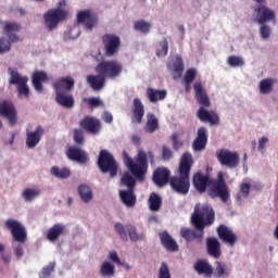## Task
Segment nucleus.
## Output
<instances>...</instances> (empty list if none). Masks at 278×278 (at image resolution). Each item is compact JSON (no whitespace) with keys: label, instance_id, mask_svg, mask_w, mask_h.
I'll return each instance as SVG.
<instances>
[{"label":"nucleus","instance_id":"nucleus-25","mask_svg":"<svg viewBox=\"0 0 278 278\" xmlns=\"http://www.w3.org/2000/svg\"><path fill=\"white\" fill-rule=\"evenodd\" d=\"M206 252L215 260L222 256V243L216 237H208L206 239Z\"/></svg>","mask_w":278,"mask_h":278},{"label":"nucleus","instance_id":"nucleus-5","mask_svg":"<svg viewBox=\"0 0 278 278\" xmlns=\"http://www.w3.org/2000/svg\"><path fill=\"white\" fill-rule=\"evenodd\" d=\"M3 30L9 39L0 37V53H4L11 50V43H16L20 41V37L16 33L22 30V25L16 22H5Z\"/></svg>","mask_w":278,"mask_h":278},{"label":"nucleus","instance_id":"nucleus-52","mask_svg":"<svg viewBox=\"0 0 278 278\" xmlns=\"http://www.w3.org/2000/svg\"><path fill=\"white\" fill-rule=\"evenodd\" d=\"M159 278H170V270L165 262H162L159 268Z\"/></svg>","mask_w":278,"mask_h":278},{"label":"nucleus","instance_id":"nucleus-40","mask_svg":"<svg viewBox=\"0 0 278 278\" xmlns=\"http://www.w3.org/2000/svg\"><path fill=\"white\" fill-rule=\"evenodd\" d=\"M151 28H152V24L150 22L144 21V20H138L134 24V29L136 31H139V33L143 34V35L150 34Z\"/></svg>","mask_w":278,"mask_h":278},{"label":"nucleus","instance_id":"nucleus-13","mask_svg":"<svg viewBox=\"0 0 278 278\" xmlns=\"http://www.w3.org/2000/svg\"><path fill=\"white\" fill-rule=\"evenodd\" d=\"M101 42L104 47V55L112 58L114 56L121 47V39L114 34H104L101 37Z\"/></svg>","mask_w":278,"mask_h":278},{"label":"nucleus","instance_id":"nucleus-55","mask_svg":"<svg viewBox=\"0 0 278 278\" xmlns=\"http://www.w3.org/2000/svg\"><path fill=\"white\" fill-rule=\"evenodd\" d=\"M115 231L121 236L123 240H127L126 226L121 223H116Z\"/></svg>","mask_w":278,"mask_h":278},{"label":"nucleus","instance_id":"nucleus-37","mask_svg":"<svg viewBox=\"0 0 278 278\" xmlns=\"http://www.w3.org/2000/svg\"><path fill=\"white\" fill-rule=\"evenodd\" d=\"M160 128L159 119L153 113H149L147 115V123L144 130L148 134H153Z\"/></svg>","mask_w":278,"mask_h":278},{"label":"nucleus","instance_id":"nucleus-4","mask_svg":"<svg viewBox=\"0 0 278 278\" xmlns=\"http://www.w3.org/2000/svg\"><path fill=\"white\" fill-rule=\"evenodd\" d=\"M191 223L194 229H204L215 223V211L208 203H197L191 215Z\"/></svg>","mask_w":278,"mask_h":278},{"label":"nucleus","instance_id":"nucleus-54","mask_svg":"<svg viewBox=\"0 0 278 278\" xmlns=\"http://www.w3.org/2000/svg\"><path fill=\"white\" fill-rule=\"evenodd\" d=\"M74 141L77 144H84L85 142V134L81 129H74Z\"/></svg>","mask_w":278,"mask_h":278},{"label":"nucleus","instance_id":"nucleus-46","mask_svg":"<svg viewBox=\"0 0 278 278\" xmlns=\"http://www.w3.org/2000/svg\"><path fill=\"white\" fill-rule=\"evenodd\" d=\"M55 270V262H50L48 265L43 266L39 273V278H52V273Z\"/></svg>","mask_w":278,"mask_h":278},{"label":"nucleus","instance_id":"nucleus-3","mask_svg":"<svg viewBox=\"0 0 278 278\" xmlns=\"http://www.w3.org/2000/svg\"><path fill=\"white\" fill-rule=\"evenodd\" d=\"M149 159H154L152 151L147 153L144 150H139L137 156L135 157V162L126 151L123 152V160L125 165L139 181H144L146 179V175L149 170Z\"/></svg>","mask_w":278,"mask_h":278},{"label":"nucleus","instance_id":"nucleus-36","mask_svg":"<svg viewBox=\"0 0 278 278\" xmlns=\"http://www.w3.org/2000/svg\"><path fill=\"white\" fill-rule=\"evenodd\" d=\"M78 194L84 203H89L93 200L92 189L86 184H81L78 187Z\"/></svg>","mask_w":278,"mask_h":278},{"label":"nucleus","instance_id":"nucleus-44","mask_svg":"<svg viewBox=\"0 0 278 278\" xmlns=\"http://www.w3.org/2000/svg\"><path fill=\"white\" fill-rule=\"evenodd\" d=\"M250 191H251L250 184H248V182L241 184L240 193H238L237 197H236L237 202L241 204L242 203V197L244 199H248V197L250 195Z\"/></svg>","mask_w":278,"mask_h":278},{"label":"nucleus","instance_id":"nucleus-41","mask_svg":"<svg viewBox=\"0 0 278 278\" xmlns=\"http://www.w3.org/2000/svg\"><path fill=\"white\" fill-rule=\"evenodd\" d=\"M101 277L111 278L115 275V266L109 261H104L100 267Z\"/></svg>","mask_w":278,"mask_h":278},{"label":"nucleus","instance_id":"nucleus-30","mask_svg":"<svg viewBox=\"0 0 278 278\" xmlns=\"http://www.w3.org/2000/svg\"><path fill=\"white\" fill-rule=\"evenodd\" d=\"M159 237H160L162 247L167 251L177 252L179 250V247L176 240H174L173 237L167 231L160 232Z\"/></svg>","mask_w":278,"mask_h":278},{"label":"nucleus","instance_id":"nucleus-26","mask_svg":"<svg viewBox=\"0 0 278 278\" xmlns=\"http://www.w3.org/2000/svg\"><path fill=\"white\" fill-rule=\"evenodd\" d=\"M55 91H67L71 92L75 89V79L72 76H63L53 83Z\"/></svg>","mask_w":278,"mask_h":278},{"label":"nucleus","instance_id":"nucleus-58","mask_svg":"<svg viewBox=\"0 0 278 278\" xmlns=\"http://www.w3.org/2000/svg\"><path fill=\"white\" fill-rule=\"evenodd\" d=\"M162 159L164 161H169L173 159V152L167 146H163L162 148Z\"/></svg>","mask_w":278,"mask_h":278},{"label":"nucleus","instance_id":"nucleus-47","mask_svg":"<svg viewBox=\"0 0 278 278\" xmlns=\"http://www.w3.org/2000/svg\"><path fill=\"white\" fill-rule=\"evenodd\" d=\"M184 62L181 59H177L174 64V79H179L182 76Z\"/></svg>","mask_w":278,"mask_h":278},{"label":"nucleus","instance_id":"nucleus-53","mask_svg":"<svg viewBox=\"0 0 278 278\" xmlns=\"http://www.w3.org/2000/svg\"><path fill=\"white\" fill-rule=\"evenodd\" d=\"M161 49L156 51V56H165L168 53V40L163 39V41L160 43Z\"/></svg>","mask_w":278,"mask_h":278},{"label":"nucleus","instance_id":"nucleus-21","mask_svg":"<svg viewBox=\"0 0 278 278\" xmlns=\"http://www.w3.org/2000/svg\"><path fill=\"white\" fill-rule=\"evenodd\" d=\"M45 135V128L40 125L36 126L34 131H26V147L27 149H35L41 141Z\"/></svg>","mask_w":278,"mask_h":278},{"label":"nucleus","instance_id":"nucleus-31","mask_svg":"<svg viewBox=\"0 0 278 278\" xmlns=\"http://www.w3.org/2000/svg\"><path fill=\"white\" fill-rule=\"evenodd\" d=\"M66 226L62 223H58L48 230L46 238L51 242H55L61 236L66 235Z\"/></svg>","mask_w":278,"mask_h":278},{"label":"nucleus","instance_id":"nucleus-14","mask_svg":"<svg viewBox=\"0 0 278 278\" xmlns=\"http://www.w3.org/2000/svg\"><path fill=\"white\" fill-rule=\"evenodd\" d=\"M67 17V13L61 9L50 10L43 14V20L50 31L58 27V24Z\"/></svg>","mask_w":278,"mask_h":278},{"label":"nucleus","instance_id":"nucleus-64","mask_svg":"<svg viewBox=\"0 0 278 278\" xmlns=\"http://www.w3.org/2000/svg\"><path fill=\"white\" fill-rule=\"evenodd\" d=\"M1 258L2 261L5 263V264H9L10 262V256H5L4 254L1 255Z\"/></svg>","mask_w":278,"mask_h":278},{"label":"nucleus","instance_id":"nucleus-22","mask_svg":"<svg viewBox=\"0 0 278 278\" xmlns=\"http://www.w3.org/2000/svg\"><path fill=\"white\" fill-rule=\"evenodd\" d=\"M216 232L218 238L224 243H227L230 247H235L238 238H237V235L230 228L222 224L216 228Z\"/></svg>","mask_w":278,"mask_h":278},{"label":"nucleus","instance_id":"nucleus-62","mask_svg":"<svg viewBox=\"0 0 278 278\" xmlns=\"http://www.w3.org/2000/svg\"><path fill=\"white\" fill-rule=\"evenodd\" d=\"M109 258H111V261L115 262L116 264L121 265V258L116 252L113 251L109 253Z\"/></svg>","mask_w":278,"mask_h":278},{"label":"nucleus","instance_id":"nucleus-42","mask_svg":"<svg viewBox=\"0 0 278 278\" xmlns=\"http://www.w3.org/2000/svg\"><path fill=\"white\" fill-rule=\"evenodd\" d=\"M215 273L217 274L218 278H228L229 271L227 268V264L220 261L215 262Z\"/></svg>","mask_w":278,"mask_h":278},{"label":"nucleus","instance_id":"nucleus-39","mask_svg":"<svg viewBox=\"0 0 278 278\" xmlns=\"http://www.w3.org/2000/svg\"><path fill=\"white\" fill-rule=\"evenodd\" d=\"M162 206V198L155 192H152L149 197V208L151 212H159Z\"/></svg>","mask_w":278,"mask_h":278},{"label":"nucleus","instance_id":"nucleus-24","mask_svg":"<svg viewBox=\"0 0 278 278\" xmlns=\"http://www.w3.org/2000/svg\"><path fill=\"white\" fill-rule=\"evenodd\" d=\"M208 143V131L205 127H200L198 129V135L193 140L192 148L195 152H201L206 149Z\"/></svg>","mask_w":278,"mask_h":278},{"label":"nucleus","instance_id":"nucleus-56","mask_svg":"<svg viewBox=\"0 0 278 278\" xmlns=\"http://www.w3.org/2000/svg\"><path fill=\"white\" fill-rule=\"evenodd\" d=\"M197 71L194 68H190L185 74V83L192 84L195 79Z\"/></svg>","mask_w":278,"mask_h":278},{"label":"nucleus","instance_id":"nucleus-11","mask_svg":"<svg viewBox=\"0 0 278 278\" xmlns=\"http://www.w3.org/2000/svg\"><path fill=\"white\" fill-rule=\"evenodd\" d=\"M4 227L11 232V236L15 242L25 243L28 239V232L26 227L15 218H8L4 222Z\"/></svg>","mask_w":278,"mask_h":278},{"label":"nucleus","instance_id":"nucleus-12","mask_svg":"<svg viewBox=\"0 0 278 278\" xmlns=\"http://www.w3.org/2000/svg\"><path fill=\"white\" fill-rule=\"evenodd\" d=\"M216 159L220 166H226L227 168H237L240 164L239 153L228 149H218Z\"/></svg>","mask_w":278,"mask_h":278},{"label":"nucleus","instance_id":"nucleus-61","mask_svg":"<svg viewBox=\"0 0 278 278\" xmlns=\"http://www.w3.org/2000/svg\"><path fill=\"white\" fill-rule=\"evenodd\" d=\"M14 254L16 256L17 260H21L24 256V248L18 244L15 249H14Z\"/></svg>","mask_w":278,"mask_h":278},{"label":"nucleus","instance_id":"nucleus-16","mask_svg":"<svg viewBox=\"0 0 278 278\" xmlns=\"http://www.w3.org/2000/svg\"><path fill=\"white\" fill-rule=\"evenodd\" d=\"M79 126L92 136L99 135L102 129L101 121L93 116H85L79 122Z\"/></svg>","mask_w":278,"mask_h":278},{"label":"nucleus","instance_id":"nucleus-33","mask_svg":"<svg viewBox=\"0 0 278 278\" xmlns=\"http://www.w3.org/2000/svg\"><path fill=\"white\" fill-rule=\"evenodd\" d=\"M167 97V91L165 89L159 90L154 88L147 89V98L150 103H157L159 101L165 100Z\"/></svg>","mask_w":278,"mask_h":278},{"label":"nucleus","instance_id":"nucleus-7","mask_svg":"<svg viewBox=\"0 0 278 278\" xmlns=\"http://www.w3.org/2000/svg\"><path fill=\"white\" fill-rule=\"evenodd\" d=\"M211 185L212 187L207 190V195L211 199L218 198L223 203H227L230 198V191L222 172L218 173L217 179L212 180Z\"/></svg>","mask_w":278,"mask_h":278},{"label":"nucleus","instance_id":"nucleus-34","mask_svg":"<svg viewBox=\"0 0 278 278\" xmlns=\"http://www.w3.org/2000/svg\"><path fill=\"white\" fill-rule=\"evenodd\" d=\"M48 80V74L45 72H36L33 74L31 83L37 92H41L43 90L42 83H46Z\"/></svg>","mask_w":278,"mask_h":278},{"label":"nucleus","instance_id":"nucleus-27","mask_svg":"<svg viewBox=\"0 0 278 278\" xmlns=\"http://www.w3.org/2000/svg\"><path fill=\"white\" fill-rule=\"evenodd\" d=\"M55 102L66 110L75 108V98L66 91H55Z\"/></svg>","mask_w":278,"mask_h":278},{"label":"nucleus","instance_id":"nucleus-8","mask_svg":"<svg viewBox=\"0 0 278 278\" xmlns=\"http://www.w3.org/2000/svg\"><path fill=\"white\" fill-rule=\"evenodd\" d=\"M121 185L123 187L128 188V190L119 191V197L122 202L127 207H134L137 201V198L135 195L136 180L132 178V176L129 173H125L121 179Z\"/></svg>","mask_w":278,"mask_h":278},{"label":"nucleus","instance_id":"nucleus-28","mask_svg":"<svg viewBox=\"0 0 278 278\" xmlns=\"http://www.w3.org/2000/svg\"><path fill=\"white\" fill-rule=\"evenodd\" d=\"M77 21L86 26L88 30H92V28L98 24L97 15H93L90 11H81L77 13Z\"/></svg>","mask_w":278,"mask_h":278},{"label":"nucleus","instance_id":"nucleus-49","mask_svg":"<svg viewBox=\"0 0 278 278\" xmlns=\"http://www.w3.org/2000/svg\"><path fill=\"white\" fill-rule=\"evenodd\" d=\"M227 64L230 65V67H241L244 65V61L240 56L230 55L227 59Z\"/></svg>","mask_w":278,"mask_h":278},{"label":"nucleus","instance_id":"nucleus-20","mask_svg":"<svg viewBox=\"0 0 278 278\" xmlns=\"http://www.w3.org/2000/svg\"><path fill=\"white\" fill-rule=\"evenodd\" d=\"M212 179L207 175H203L202 172H197L192 177V185L194 189L200 193H205L207 187L212 185Z\"/></svg>","mask_w":278,"mask_h":278},{"label":"nucleus","instance_id":"nucleus-15","mask_svg":"<svg viewBox=\"0 0 278 278\" xmlns=\"http://www.w3.org/2000/svg\"><path fill=\"white\" fill-rule=\"evenodd\" d=\"M0 115L8 119L11 126L16 125L18 121V113L16 112V106L14 103L8 100L0 102Z\"/></svg>","mask_w":278,"mask_h":278},{"label":"nucleus","instance_id":"nucleus-63","mask_svg":"<svg viewBox=\"0 0 278 278\" xmlns=\"http://www.w3.org/2000/svg\"><path fill=\"white\" fill-rule=\"evenodd\" d=\"M131 140L135 144L140 143V137H138V135H134V137H131Z\"/></svg>","mask_w":278,"mask_h":278},{"label":"nucleus","instance_id":"nucleus-57","mask_svg":"<svg viewBox=\"0 0 278 278\" xmlns=\"http://www.w3.org/2000/svg\"><path fill=\"white\" fill-rule=\"evenodd\" d=\"M269 142V138L268 137H261V139H258V147L257 150L264 154L266 153V144Z\"/></svg>","mask_w":278,"mask_h":278},{"label":"nucleus","instance_id":"nucleus-18","mask_svg":"<svg viewBox=\"0 0 278 278\" xmlns=\"http://www.w3.org/2000/svg\"><path fill=\"white\" fill-rule=\"evenodd\" d=\"M66 156L70 161L78 164H87L90 161L89 154L76 146H72L67 149Z\"/></svg>","mask_w":278,"mask_h":278},{"label":"nucleus","instance_id":"nucleus-17","mask_svg":"<svg viewBox=\"0 0 278 278\" xmlns=\"http://www.w3.org/2000/svg\"><path fill=\"white\" fill-rule=\"evenodd\" d=\"M255 18L260 25L267 24L276 20V13L267 5H257L254 8Z\"/></svg>","mask_w":278,"mask_h":278},{"label":"nucleus","instance_id":"nucleus-51","mask_svg":"<svg viewBox=\"0 0 278 278\" xmlns=\"http://www.w3.org/2000/svg\"><path fill=\"white\" fill-rule=\"evenodd\" d=\"M126 230L128 231V235L131 241L136 242L140 240V236L138 235V231L136 230L135 226L127 224Z\"/></svg>","mask_w":278,"mask_h":278},{"label":"nucleus","instance_id":"nucleus-59","mask_svg":"<svg viewBox=\"0 0 278 278\" xmlns=\"http://www.w3.org/2000/svg\"><path fill=\"white\" fill-rule=\"evenodd\" d=\"M173 143H174V149L176 151H178L184 147V141H179L177 135H173Z\"/></svg>","mask_w":278,"mask_h":278},{"label":"nucleus","instance_id":"nucleus-19","mask_svg":"<svg viewBox=\"0 0 278 278\" xmlns=\"http://www.w3.org/2000/svg\"><path fill=\"white\" fill-rule=\"evenodd\" d=\"M180 236L187 241V242H197L198 244L203 243V237L205 236L204 229H191L182 227L180 229Z\"/></svg>","mask_w":278,"mask_h":278},{"label":"nucleus","instance_id":"nucleus-2","mask_svg":"<svg viewBox=\"0 0 278 278\" xmlns=\"http://www.w3.org/2000/svg\"><path fill=\"white\" fill-rule=\"evenodd\" d=\"M195 100L199 103L200 109L198 110V118L201 122H208L210 125H218L220 119L218 114L215 111H207L205 108H211V99L207 94L205 88H203V83L201 80H197L193 84Z\"/></svg>","mask_w":278,"mask_h":278},{"label":"nucleus","instance_id":"nucleus-32","mask_svg":"<svg viewBox=\"0 0 278 278\" xmlns=\"http://www.w3.org/2000/svg\"><path fill=\"white\" fill-rule=\"evenodd\" d=\"M105 81L106 78L103 76V74H97V76L90 74L87 76V83L93 91H101L105 86Z\"/></svg>","mask_w":278,"mask_h":278},{"label":"nucleus","instance_id":"nucleus-38","mask_svg":"<svg viewBox=\"0 0 278 278\" xmlns=\"http://www.w3.org/2000/svg\"><path fill=\"white\" fill-rule=\"evenodd\" d=\"M277 83L275 78H264L260 83V91L262 94H269L273 92L274 85Z\"/></svg>","mask_w":278,"mask_h":278},{"label":"nucleus","instance_id":"nucleus-6","mask_svg":"<svg viewBox=\"0 0 278 278\" xmlns=\"http://www.w3.org/2000/svg\"><path fill=\"white\" fill-rule=\"evenodd\" d=\"M97 166L102 174L109 173V177L111 178H115L118 174V164L108 150H101L99 152Z\"/></svg>","mask_w":278,"mask_h":278},{"label":"nucleus","instance_id":"nucleus-9","mask_svg":"<svg viewBox=\"0 0 278 278\" xmlns=\"http://www.w3.org/2000/svg\"><path fill=\"white\" fill-rule=\"evenodd\" d=\"M94 71L106 79L114 80L123 73V64L116 60L101 61Z\"/></svg>","mask_w":278,"mask_h":278},{"label":"nucleus","instance_id":"nucleus-23","mask_svg":"<svg viewBox=\"0 0 278 278\" xmlns=\"http://www.w3.org/2000/svg\"><path fill=\"white\" fill-rule=\"evenodd\" d=\"M170 170L167 167H157L152 176L154 185L160 188L170 184Z\"/></svg>","mask_w":278,"mask_h":278},{"label":"nucleus","instance_id":"nucleus-35","mask_svg":"<svg viewBox=\"0 0 278 278\" xmlns=\"http://www.w3.org/2000/svg\"><path fill=\"white\" fill-rule=\"evenodd\" d=\"M194 270L199 275H205L206 277H212L214 273L213 266L210 265L208 261H197L194 264Z\"/></svg>","mask_w":278,"mask_h":278},{"label":"nucleus","instance_id":"nucleus-43","mask_svg":"<svg viewBox=\"0 0 278 278\" xmlns=\"http://www.w3.org/2000/svg\"><path fill=\"white\" fill-rule=\"evenodd\" d=\"M51 174L54 175L56 178L66 179L71 175V170L67 167L60 168L58 166H53L51 168Z\"/></svg>","mask_w":278,"mask_h":278},{"label":"nucleus","instance_id":"nucleus-48","mask_svg":"<svg viewBox=\"0 0 278 278\" xmlns=\"http://www.w3.org/2000/svg\"><path fill=\"white\" fill-rule=\"evenodd\" d=\"M39 195H40L39 190L26 189L23 191V198L26 202H31L33 199H36Z\"/></svg>","mask_w":278,"mask_h":278},{"label":"nucleus","instance_id":"nucleus-29","mask_svg":"<svg viewBox=\"0 0 278 278\" xmlns=\"http://www.w3.org/2000/svg\"><path fill=\"white\" fill-rule=\"evenodd\" d=\"M131 112H132V122L137 124H141L146 115V106L140 100V98L134 99V108Z\"/></svg>","mask_w":278,"mask_h":278},{"label":"nucleus","instance_id":"nucleus-60","mask_svg":"<svg viewBox=\"0 0 278 278\" xmlns=\"http://www.w3.org/2000/svg\"><path fill=\"white\" fill-rule=\"evenodd\" d=\"M102 121H104V123L106 124H111L113 122V115L105 111L104 113H102V116H101Z\"/></svg>","mask_w":278,"mask_h":278},{"label":"nucleus","instance_id":"nucleus-45","mask_svg":"<svg viewBox=\"0 0 278 278\" xmlns=\"http://www.w3.org/2000/svg\"><path fill=\"white\" fill-rule=\"evenodd\" d=\"M84 102H86L89 105L91 111L96 110V108H105L104 102L100 98H97V97H91L88 99L85 98Z\"/></svg>","mask_w":278,"mask_h":278},{"label":"nucleus","instance_id":"nucleus-10","mask_svg":"<svg viewBox=\"0 0 278 278\" xmlns=\"http://www.w3.org/2000/svg\"><path fill=\"white\" fill-rule=\"evenodd\" d=\"M8 73L10 76L9 85L17 87V92L20 97L29 98L30 89L28 86L27 76H22V74H20L17 70L11 67L8 68Z\"/></svg>","mask_w":278,"mask_h":278},{"label":"nucleus","instance_id":"nucleus-1","mask_svg":"<svg viewBox=\"0 0 278 278\" xmlns=\"http://www.w3.org/2000/svg\"><path fill=\"white\" fill-rule=\"evenodd\" d=\"M194 164L190 152H185L179 161L178 175L169 178V187L178 194L186 195L190 190V172Z\"/></svg>","mask_w":278,"mask_h":278},{"label":"nucleus","instance_id":"nucleus-50","mask_svg":"<svg viewBox=\"0 0 278 278\" xmlns=\"http://www.w3.org/2000/svg\"><path fill=\"white\" fill-rule=\"evenodd\" d=\"M260 34L263 40H268L271 36V27L266 23L261 24Z\"/></svg>","mask_w":278,"mask_h":278}]
</instances>
